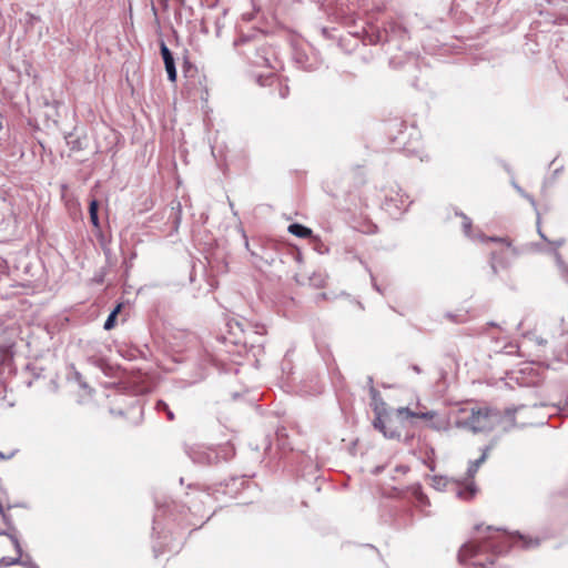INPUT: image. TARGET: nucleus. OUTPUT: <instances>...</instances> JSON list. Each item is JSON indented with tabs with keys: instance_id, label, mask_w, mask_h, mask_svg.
<instances>
[{
	"instance_id": "nucleus-7",
	"label": "nucleus",
	"mask_w": 568,
	"mask_h": 568,
	"mask_svg": "<svg viewBox=\"0 0 568 568\" xmlns=\"http://www.w3.org/2000/svg\"><path fill=\"white\" fill-rule=\"evenodd\" d=\"M476 491H477V489H476L474 483H469L464 486H457V488H456L457 496L463 500L473 499L474 496L476 495Z\"/></svg>"
},
{
	"instance_id": "nucleus-11",
	"label": "nucleus",
	"mask_w": 568,
	"mask_h": 568,
	"mask_svg": "<svg viewBox=\"0 0 568 568\" xmlns=\"http://www.w3.org/2000/svg\"><path fill=\"white\" fill-rule=\"evenodd\" d=\"M99 203L97 200H92L89 205L90 221L95 229H100V222L98 216Z\"/></svg>"
},
{
	"instance_id": "nucleus-22",
	"label": "nucleus",
	"mask_w": 568,
	"mask_h": 568,
	"mask_svg": "<svg viewBox=\"0 0 568 568\" xmlns=\"http://www.w3.org/2000/svg\"><path fill=\"white\" fill-rule=\"evenodd\" d=\"M398 469L402 470L404 474L408 471V467H406V466H402Z\"/></svg>"
},
{
	"instance_id": "nucleus-23",
	"label": "nucleus",
	"mask_w": 568,
	"mask_h": 568,
	"mask_svg": "<svg viewBox=\"0 0 568 568\" xmlns=\"http://www.w3.org/2000/svg\"><path fill=\"white\" fill-rule=\"evenodd\" d=\"M428 468H429L430 470H434V469H435L434 462H432V463H429V464H428Z\"/></svg>"
},
{
	"instance_id": "nucleus-4",
	"label": "nucleus",
	"mask_w": 568,
	"mask_h": 568,
	"mask_svg": "<svg viewBox=\"0 0 568 568\" xmlns=\"http://www.w3.org/2000/svg\"><path fill=\"white\" fill-rule=\"evenodd\" d=\"M494 420H496L495 408L487 405H477L468 410L464 424L473 432H488L494 429Z\"/></svg>"
},
{
	"instance_id": "nucleus-6",
	"label": "nucleus",
	"mask_w": 568,
	"mask_h": 568,
	"mask_svg": "<svg viewBox=\"0 0 568 568\" xmlns=\"http://www.w3.org/2000/svg\"><path fill=\"white\" fill-rule=\"evenodd\" d=\"M398 414L399 415H405V416H408V417H415V418H420V419H425V420H430V422H433L437 417V413L434 412V410H430V412H412L408 408H400V409H398Z\"/></svg>"
},
{
	"instance_id": "nucleus-16",
	"label": "nucleus",
	"mask_w": 568,
	"mask_h": 568,
	"mask_svg": "<svg viewBox=\"0 0 568 568\" xmlns=\"http://www.w3.org/2000/svg\"><path fill=\"white\" fill-rule=\"evenodd\" d=\"M156 408H158V409H161V410H163V412H165V413H166V415H168V418H169L170 420H173V419H174V414H173V413H172V410L169 408V405H168L165 402H163V400H159V402L156 403Z\"/></svg>"
},
{
	"instance_id": "nucleus-1",
	"label": "nucleus",
	"mask_w": 568,
	"mask_h": 568,
	"mask_svg": "<svg viewBox=\"0 0 568 568\" xmlns=\"http://www.w3.org/2000/svg\"><path fill=\"white\" fill-rule=\"evenodd\" d=\"M487 534L480 538L473 539L462 546L458 551V560L463 564H469L480 568H488L495 564L499 554L505 551L510 541L521 542L524 548L536 547L537 539L526 538L524 536H509L499 529L487 527Z\"/></svg>"
},
{
	"instance_id": "nucleus-21",
	"label": "nucleus",
	"mask_w": 568,
	"mask_h": 568,
	"mask_svg": "<svg viewBox=\"0 0 568 568\" xmlns=\"http://www.w3.org/2000/svg\"><path fill=\"white\" fill-rule=\"evenodd\" d=\"M559 263H560V266H561V268H562V272H565V273H566V277L568 278V268H567V266H566V265H564V264H562V262H559Z\"/></svg>"
},
{
	"instance_id": "nucleus-3",
	"label": "nucleus",
	"mask_w": 568,
	"mask_h": 568,
	"mask_svg": "<svg viewBox=\"0 0 568 568\" xmlns=\"http://www.w3.org/2000/svg\"><path fill=\"white\" fill-rule=\"evenodd\" d=\"M11 505H3V513H0L3 519V525H0V536H6L9 544L13 549V556H4L0 558V568L9 567L20 562L22 557V549L18 538V531L11 520Z\"/></svg>"
},
{
	"instance_id": "nucleus-8",
	"label": "nucleus",
	"mask_w": 568,
	"mask_h": 568,
	"mask_svg": "<svg viewBox=\"0 0 568 568\" xmlns=\"http://www.w3.org/2000/svg\"><path fill=\"white\" fill-rule=\"evenodd\" d=\"M288 232L301 239H308L313 234L311 229L297 223L291 224L288 226Z\"/></svg>"
},
{
	"instance_id": "nucleus-5",
	"label": "nucleus",
	"mask_w": 568,
	"mask_h": 568,
	"mask_svg": "<svg viewBox=\"0 0 568 568\" xmlns=\"http://www.w3.org/2000/svg\"><path fill=\"white\" fill-rule=\"evenodd\" d=\"M517 409L507 408L505 410H498L495 408L496 420H494V429H499L500 432H510L518 426H523L524 423H518L516 420Z\"/></svg>"
},
{
	"instance_id": "nucleus-9",
	"label": "nucleus",
	"mask_w": 568,
	"mask_h": 568,
	"mask_svg": "<svg viewBox=\"0 0 568 568\" xmlns=\"http://www.w3.org/2000/svg\"><path fill=\"white\" fill-rule=\"evenodd\" d=\"M488 242H494L499 245L500 253L504 255H508L510 253H514V248L511 247V243L508 239H495L489 237L487 240Z\"/></svg>"
},
{
	"instance_id": "nucleus-18",
	"label": "nucleus",
	"mask_w": 568,
	"mask_h": 568,
	"mask_svg": "<svg viewBox=\"0 0 568 568\" xmlns=\"http://www.w3.org/2000/svg\"><path fill=\"white\" fill-rule=\"evenodd\" d=\"M462 219H463V229H464V232L466 234H469L470 232V229H471V221L470 219H468L466 215H462Z\"/></svg>"
},
{
	"instance_id": "nucleus-20",
	"label": "nucleus",
	"mask_w": 568,
	"mask_h": 568,
	"mask_svg": "<svg viewBox=\"0 0 568 568\" xmlns=\"http://www.w3.org/2000/svg\"><path fill=\"white\" fill-rule=\"evenodd\" d=\"M491 260H493L491 266H493L494 271H496V265H495V263L497 261L496 251H491Z\"/></svg>"
},
{
	"instance_id": "nucleus-15",
	"label": "nucleus",
	"mask_w": 568,
	"mask_h": 568,
	"mask_svg": "<svg viewBox=\"0 0 568 568\" xmlns=\"http://www.w3.org/2000/svg\"><path fill=\"white\" fill-rule=\"evenodd\" d=\"M486 458H487V453L484 452L478 459H476V460L470 463L469 468H468V476L469 477H474L475 476V474L477 473L478 468L486 460Z\"/></svg>"
},
{
	"instance_id": "nucleus-17",
	"label": "nucleus",
	"mask_w": 568,
	"mask_h": 568,
	"mask_svg": "<svg viewBox=\"0 0 568 568\" xmlns=\"http://www.w3.org/2000/svg\"><path fill=\"white\" fill-rule=\"evenodd\" d=\"M166 70V73H168V78L171 82H175L176 81V69H175V64L171 65V67H168L165 68Z\"/></svg>"
},
{
	"instance_id": "nucleus-12",
	"label": "nucleus",
	"mask_w": 568,
	"mask_h": 568,
	"mask_svg": "<svg viewBox=\"0 0 568 568\" xmlns=\"http://www.w3.org/2000/svg\"><path fill=\"white\" fill-rule=\"evenodd\" d=\"M122 304H118L115 308L111 312V314L108 316L105 323H104V329L110 331L115 327L116 324V316L121 312Z\"/></svg>"
},
{
	"instance_id": "nucleus-14",
	"label": "nucleus",
	"mask_w": 568,
	"mask_h": 568,
	"mask_svg": "<svg viewBox=\"0 0 568 568\" xmlns=\"http://www.w3.org/2000/svg\"><path fill=\"white\" fill-rule=\"evenodd\" d=\"M160 51H161V55L164 61L165 68L175 64L172 52L170 51V49L166 47V44L164 42H161Z\"/></svg>"
},
{
	"instance_id": "nucleus-2",
	"label": "nucleus",
	"mask_w": 568,
	"mask_h": 568,
	"mask_svg": "<svg viewBox=\"0 0 568 568\" xmlns=\"http://www.w3.org/2000/svg\"><path fill=\"white\" fill-rule=\"evenodd\" d=\"M184 83L182 94L194 103L206 104L210 97L206 74L190 61L183 63Z\"/></svg>"
},
{
	"instance_id": "nucleus-13",
	"label": "nucleus",
	"mask_w": 568,
	"mask_h": 568,
	"mask_svg": "<svg viewBox=\"0 0 568 568\" xmlns=\"http://www.w3.org/2000/svg\"><path fill=\"white\" fill-rule=\"evenodd\" d=\"M412 494L419 506H428L429 505V500H428L427 496L424 494V491L422 490L420 486H414L412 488Z\"/></svg>"
},
{
	"instance_id": "nucleus-19",
	"label": "nucleus",
	"mask_w": 568,
	"mask_h": 568,
	"mask_svg": "<svg viewBox=\"0 0 568 568\" xmlns=\"http://www.w3.org/2000/svg\"><path fill=\"white\" fill-rule=\"evenodd\" d=\"M433 484L434 486L436 487H439V486H446L447 485V479L444 478V477H440V476H434L433 477Z\"/></svg>"
},
{
	"instance_id": "nucleus-10",
	"label": "nucleus",
	"mask_w": 568,
	"mask_h": 568,
	"mask_svg": "<svg viewBox=\"0 0 568 568\" xmlns=\"http://www.w3.org/2000/svg\"><path fill=\"white\" fill-rule=\"evenodd\" d=\"M388 422V417L385 415L378 414L374 420V426L376 429L382 432L386 437H393V433H388L386 429V423Z\"/></svg>"
}]
</instances>
